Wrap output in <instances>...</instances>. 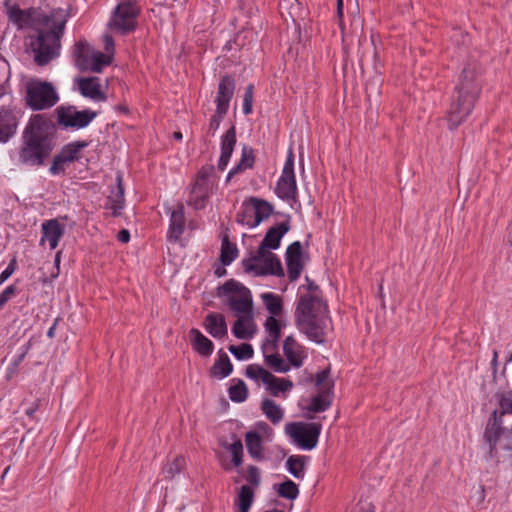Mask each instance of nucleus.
Segmentation results:
<instances>
[{"mask_svg":"<svg viewBox=\"0 0 512 512\" xmlns=\"http://www.w3.org/2000/svg\"><path fill=\"white\" fill-rule=\"evenodd\" d=\"M7 15L19 29L32 28L38 33L31 41L38 65H45L58 55L60 38L68 18L66 10L56 8L47 13L36 8L22 10L17 6H9Z\"/></svg>","mask_w":512,"mask_h":512,"instance_id":"obj_1","label":"nucleus"},{"mask_svg":"<svg viewBox=\"0 0 512 512\" xmlns=\"http://www.w3.org/2000/svg\"><path fill=\"white\" fill-rule=\"evenodd\" d=\"M295 322L300 332L318 344L325 342L328 332L332 329L327 304L319 294L311 292L300 296L295 310Z\"/></svg>","mask_w":512,"mask_h":512,"instance_id":"obj_2","label":"nucleus"},{"mask_svg":"<svg viewBox=\"0 0 512 512\" xmlns=\"http://www.w3.org/2000/svg\"><path fill=\"white\" fill-rule=\"evenodd\" d=\"M480 66L476 61L468 62L462 69L456 94L447 112V121L451 130L456 129L473 110L481 87L478 81Z\"/></svg>","mask_w":512,"mask_h":512,"instance_id":"obj_3","label":"nucleus"},{"mask_svg":"<svg viewBox=\"0 0 512 512\" xmlns=\"http://www.w3.org/2000/svg\"><path fill=\"white\" fill-rule=\"evenodd\" d=\"M49 121L36 114L29 120L24 133V145L19 152V161L28 166H40L53 149L52 140L47 136Z\"/></svg>","mask_w":512,"mask_h":512,"instance_id":"obj_4","label":"nucleus"},{"mask_svg":"<svg viewBox=\"0 0 512 512\" xmlns=\"http://www.w3.org/2000/svg\"><path fill=\"white\" fill-rule=\"evenodd\" d=\"M59 101L55 87L42 80H31L26 84V105L33 111L46 110Z\"/></svg>","mask_w":512,"mask_h":512,"instance_id":"obj_5","label":"nucleus"},{"mask_svg":"<svg viewBox=\"0 0 512 512\" xmlns=\"http://www.w3.org/2000/svg\"><path fill=\"white\" fill-rule=\"evenodd\" d=\"M218 293L225 298L233 315L253 312L252 294L240 282L231 279L219 288Z\"/></svg>","mask_w":512,"mask_h":512,"instance_id":"obj_6","label":"nucleus"},{"mask_svg":"<svg viewBox=\"0 0 512 512\" xmlns=\"http://www.w3.org/2000/svg\"><path fill=\"white\" fill-rule=\"evenodd\" d=\"M140 8L135 0H119L108 22V28L119 34H127L136 28Z\"/></svg>","mask_w":512,"mask_h":512,"instance_id":"obj_7","label":"nucleus"},{"mask_svg":"<svg viewBox=\"0 0 512 512\" xmlns=\"http://www.w3.org/2000/svg\"><path fill=\"white\" fill-rule=\"evenodd\" d=\"M244 270L248 273H253L255 276L262 275H282L283 269L280 260L274 253L269 250L258 248L255 255L244 259L242 261Z\"/></svg>","mask_w":512,"mask_h":512,"instance_id":"obj_8","label":"nucleus"},{"mask_svg":"<svg viewBox=\"0 0 512 512\" xmlns=\"http://www.w3.org/2000/svg\"><path fill=\"white\" fill-rule=\"evenodd\" d=\"M322 425L315 422H291L285 427L292 442L303 450H312L317 446Z\"/></svg>","mask_w":512,"mask_h":512,"instance_id":"obj_9","label":"nucleus"},{"mask_svg":"<svg viewBox=\"0 0 512 512\" xmlns=\"http://www.w3.org/2000/svg\"><path fill=\"white\" fill-rule=\"evenodd\" d=\"M74 56L76 66L82 71L99 73L112 62L111 54L96 51L86 43L76 45Z\"/></svg>","mask_w":512,"mask_h":512,"instance_id":"obj_10","label":"nucleus"},{"mask_svg":"<svg viewBox=\"0 0 512 512\" xmlns=\"http://www.w3.org/2000/svg\"><path fill=\"white\" fill-rule=\"evenodd\" d=\"M217 189V181L207 169H202L192 184L188 205L196 210L205 208L208 199Z\"/></svg>","mask_w":512,"mask_h":512,"instance_id":"obj_11","label":"nucleus"},{"mask_svg":"<svg viewBox=\"0 0 512 512\" xmlns=\"http://www.w3.org/2000/svg\"><path fill=\"white\" fill-rule=\"evenodd\" d=\"M55 113L60 126L73 130H80L87 127L97 116L95 111L90 109L79 111L72 105L58 106Z\"/></svg>","mask_w":512,"mask_h":512,"instance_id":"obj_12","label":"nucleus"},{"mask_svg":"<svg viewBox=\"0 0 512 512\" xmlns=\"http://www.w3.org/2000/svg\"><path fill=\"white\" fill-rule=\"evenodd\" d=\"M315 385L318 388V393L315 395L307 407V410L319 413L327 410L333 400V387L334 383L330 379V372L324 369L316 374Z\"/></svg>","mask_w":512,"mask_h":512,"instance_id":"obj_13","label":"nucleus"},{"mask_svg":"<svg viewBox=\"0 0 512 512\" xmlns=\"http://www.w3.org/2000/svg\"><path fill=\"white\" fill-rule=\"evenodd\" d=\"M275 193L283 200H296L297 184L294 173V153L291 148L288 151L282 174L275 188Z\"/></svg>","mask_w":512,"mask_h":512,"instance_id":"obj_14","label":"nucleus"},{"mask_svg":"<svg viewBox=\"0 0 512 512\" xmlns=\"http://www.w3.org/2000/svg\"><path fill=\"white\" fill-rule=\"evenodd\" d=\"M87 145L88 143L85 141H75L64 146L61 152L54 157L50 172L52 174H58L63 170L65 164L79 159L82 149Z\"/></svg>","mask_w":512,"mask_h":512,"instance_id":"obj_15","label":"nucleus"},{"mask_svg":"<svg viewBox=\"0 0 512 512\" xmlns=\"http://www.w3.org/2000/svg\"><path fill=\"white\" fill-rule=\"evenodd\" d=\"M80 94L94 102H105L107 96L102 89L100 78L98 77H80L75 80Z\"/></svg>","mask_w":512,"mask_h":512,"instance_id":"obj_16","label":"nucleus"},{"mask_svg":"<svg viewBox=\"0 0 512 512\" xmlns=\"http://www.w3.org/2000/svg\"><path fill=\"white\" fill-rule=\"evenodd\" d=\"M65 233V226L58 219H49L41 224L40 245L48 244L51 250L57 248L60 239Z\"/></svg>","mask_w":512,"mask_h":512,"instance_id":"obj_17","label":"nucleus"},{"mask_svg":"<svg viewBox=\"0 0 512 512\" xmlns=\"http://www.w3.org/2000/svg\"><path fill=\"white\" fill-rule=\"evenodd\" d=\"M286 264L289 280L296 281L303 270L302 247L300 242H294L287 248Z\"/></svg>","mask_w":512,"mask_h":512,"instance_id":"obj_18","label":"nucleus"},{"mask_svg":"<svg viewBox=\"0 0 512 512\" xmlns=\"http://www.w3.org/2000/svg\"><path fill=\"white\" fill-rule=\"evenodd\" d=\"M237 319L232 327L233 335L241 340H249L254 337L257 325L254 320V312L234 315Z\"/></svg>","mask_w":512,"mask_h":512,"instance_id":"obj_19","label":"nucleus"},{"mask_svg":"<svg viewBox=\"0 0 512 512\" xmlns=\"http://www.w3.org/2000/svg\"><path fill=\"white\" fill-rule=\"evenodd\" d=\"M235 81L230 76H224L218 85V92L215 99L216 111L227 114L230 101L234 95Z\"/></svg>","mask_w":512,"mask_h":512,"instance_id":"obj_20","label":"nucleus"},{"mask_svg":"<svg viewBox=\"0 0 512 512\" xmlns=\"http://www.w3.org/2000/svg\"><path fill=\"white\" fill-rule=\"evenodd\" d=\"M283 352L289 364L295 368L301 367L307 357L305 348L293 336H288L285 339Z\"/></svg>","mask_w":512,"mask_h":512,"instance_id":"obj_21","label":"nucleus"},{"mask_svg":"<svg viewBox=\"0 0 512 512\" xmlns=\"http://www.w3.org/2000/svg\"><path fill=\"white\" fill-rule=\"evenodd\" d=\"M236 145V130L232 126L228 129L221 139V154L218 161V169L224 171L230 161L234 147Z\"/></svg>","mask_w":512,"mask_h":512,"instance_id":"obj_22","label":"nucleus"},{"mask_svg":"<svg viewBox=\"0 0 512 512\" xmlns=\"http://www.w3.org/2000/svg\"><path fill=\"white\" fill-rule=\"evenodd\" d=\"M185 230L184 207L179 204L177 209L170 214V224L168 229V239L177 242Z\"/></svg>","mask_w":512,"mask_h":512,"instance_id":"obj_23","label":"nucleus"},{"mask_svg":"<svg viewBox=\"0 0 512 512\" xmlns=\"http://www.w3.org/2000/svg\"><path fill=\"white\" fill-rule=\"evenodd\" d=\"M206 331L214 338H223L227 335V324L220 313H209L204 320Z\"/></svg>","mask_w":512,"mask_h":512,"instance_id":"obj_24","label":"nucleus"},{"mask_svg":"<svg viewBox=\"0 0 512 512\" xmlns=\"http://www.w3.org/2000/svg\"><path fill=\"white\" fill-rule=\"evenodd\" d=\"M288 230H289V225L284 222H282L274 227H271L267 231V233L259 247H261L262 249L264 248L269 251L272 249H277L280 246V241H281L282 237L288 232Z\"/></svg>","mask_w":512,"mask_h":512,"instance_id":"obj_25","label":"nucleus"},{"mask_svg":"<svg viewBox=\"0 0 512 512\" xmlns=\"http://www.w3.org/2000/svg\"><path fill=\"white\" fill-rule=\"evenodd\" d=\"M502 433H503L502 420L498 416V411L494 410L491 413V420L488 423V425L485 429V432H484V438L489 443L491 452L495 449L497 442L500 439Z\"/></svg>","mask_w":512,"mask_h":512,"instance_id":"obj_26","label":"nucleus"},{"mask_svg":"<svg viewBox=\"0 0 512 512\" xmlns=\"http://www.w3.org/2000/svg\"><path fill=\"white\" fill-rule=\"evenodd\" d=\"M279 316L267 317L264 327L268 333V338L263 343L264 349L271 348L276 349L277 343L281 335V328L283 326Z\"/></svg>","mask_w":512,"mask_h":512,"instance_id":"obj_27","label":"nucleus"},{"mask_svg":"<svg viewBox=\"0 0 512 512\" xmlns=\"http://www.w3.org/2000/svg\"><path fill=\"white\" fill-rule=\"evenodd\" d=\"M191 344L194 350L201 356H210L213 352V343L204 336L198 329H191L189 332Z\"/></svg>","mask_w":512,"mask_h":512,"instance_id":"obj_28","label":"nucleus"},{"mask_svg":"<svg viewBox=\"0 0 512 512\" xmlns=\"http://www.w3.org/2000/svg\"><path fill=\"white\" fill-rule=\"evenodd\" d=\"M122 175L117 174L116 187L111 190L108 197L109 208L113 211V215L117 216L124 207V188L122 183Z\"/></svg>","mask_w":512,"mask_h":512,"instance_id":"obj_29","label":"nucleus"},{"mask_svg":"<svg viewBox=\"0 0 512 512\" xmlns=\"http://www.w3.org/2000/svg\"><path fill=\"white\" fill-rule=\"evenodd\" d=\"M17 121L10 110L0 111V141H7L16 131Z\"/></svg>","mask_w":512,"mask_h":512,"instance_id":"obj_30","label":"nucleus"},{"mask_svg":"<svg viewBox=\"0 0 512 512\" xmlns=\"http://www.w3.org/2000/svg\"><path fill=\"white\" fill-rule=\"evenodd\" d=\"M264 385L272 396L278 397L281 393H285L292 389L293 382L286 378L275 377L270 372L265 379Z\"/></svg>","mask_w":512,"mask_h":512,"instance_id":"obj_31","label":"nucleus"},{"mask_svg":"<svg viewBox=\"0 0 512 512\" xmlns=\"http://www.w3.org/2000/svg\"><path fill=\"white\" fill-rule=\"evenodd\" d=\"M255 162V156L253 149L247 146L242 148L241 159L239 163L233 167L227 174L226 182H229L231 178L247 169H251Z\"/></svg>","mask_w":512,"mask_h":512,"instance_id":"obj_32","label":"nucleus"},{"mask_svg":"<svg viewBox=\"0 0 512 512\" xmlns=\"http://www.w3.org/2000/svg\"><path fill=\"white\" fill-rule=\"evenodd\" d=\"M276 349L267 348L264 349L262 345V352L264 355L265 363L270 366L275 372L286 373L290 370L291 365L286 363L285 360L278 354L275 353Z\"/></svg>","mask_w":512,"mask_h":512,"instance_id":"obj_33","label":"nucleus"},{"mask_svg":"<svg viewBox=\"0 0 512 512\" xmlns=\"http://www.w3.org/2000/svg\"><path fill=\"white\" fill-rule=\"evenodd\" d=\"M250 203V211H253L255 214L256 220L254 223H261L265 219L269 218V216L273 212L272 205L262 199L251 197L248 199Z\"/></svg>","mask_w":512,"mask_h":512,"instance_id":"obj_34","label":"nucleus"},{"mask_svg":"<svg viewBox=\"0 0 512 512\" xmlns=\"http://www.w3.org/2000/svg\"><path fill=\"white\" fill-rule=\"evenodd\" d=\"M261 411L274 425L279 424L284 418L282 407L269 398H265L262 401Z\"/></svg>","mask_w":512,"mask_h":512,"instance_id":"obj_35","label":"nucleus"},{"mask_svg":"<svg viewBox=\"0 0 512 512\" xmlns=\"http://www.w3.org/2000/svg\"><path fill=\"white\" fill-rule=\"evenodd\" d=\"M245 442L248 453L256 460L263 459V444L262 439L258 433L250 431L245 435Z\"/></svg>","mask_w":512,"mask_h":512,"instance_id":"obj_36","label":"nucleus"},{"mask_svg":"<svg viewBox=\"0 0 512 512\" xmlns=\"http://www.w3.org/2000/svg\"><path fill=\"white\" fill-rule=\"evenodd\" d=\"M261 299L270 316H281L283 311L281 296L272 292H266L261 294Z\"/></svg>","mask_w":512,"mask_h":512,"instance_id":"obj_37","label":"nucleus"},{"mask_svg":"<svg viewBox=\"0 0 512 512\" xmlns=\"http://www.w3.org/2000/svg\"><path fill=\"white\" fill-rule=\"evenodd\" d=\"M306 459L307 457L300 455H292L288 457L286 461L287 470L296 479L304 478Z\"/></svg>","mask_w":512,"mask_h":512,"instance_id":"obj_38","label":"nucleus"},{"mask_svg":"<svg viewBox=\"0 0 512 512\" xmlns=\"http://www.w3.org/2000/svg\"><path fill=\"white\" fill-rule=\"evenodd\" d=\"M238 256L237 246L229 241L225 234L222 237L220 260L224 265H230Z\"/></svg>","mask_w":512,"mask_h":512,"instance_id":"obj_39","label":"nucleus"},{"mask_svg":"<svg viewBox=\"0 0 512 512\" xmlns=\"http://www.w3.org/2000/svg\"><path fill=\"white\" fill-rule=\"evenodd\" d=\"M233 366L226 353H220L218 360L214 363L211 373L218 378H225L232 372Z\"/></svg>","mask_w":512,"mask_h":512,"instance_id":"obj_40","label":"nucleus"},{"mask_svg":"<svg viewBox=\"0 0 512 512\" xmlns=\"http://www.w3.org/2000/svg\"><path fill=\"white\" fill-rule=\"evenodd\" d=\"M186 466V460L183 456H176L172 461H169L162 470L164 478L167 480L174 479L179 475Z\"/></svg>","mask_w":512,"mask_h":512,"instance_id":"obj_41","label":"nucleus"},{"mask_svg":"<svg viewBox=\"0 0 512 512\" xmlns=\"http://www.w3.org/2000/svg\"><path fill=\"white\" fill-rule=\"evenodd\" d=\"M254 498V492L250 486L243 485L240 488V492L236 499V506L238 507V512H249V509L252 505Z\"/></svg>","mask_w":512,"mask_h":512,"instance_id":"obj_42","label":"nucleus"},{"mask_svg":"<svg viewBox=\"0 0 512 512\" xmlns=\"http://www.w3.org/2000/svg\"><path fill=\"white\" fill-rule=\"evenodd\" d=\"M278 495L288 500H294L299 495L298 486L290 479L285 480L276 488Z\"/></svg>","mask_w":512,"mask_h":512,"instance_id":"obj_43","label":"nucleus"},{"mask_svg":"<svg viewBox=\"0 0 512 512\" xmlns=\"http://www.w3.org/2000/svg\"><path fill=\"white\" fill-rule=\"evenodd\" d=\"M229 398L233 402H244L248 397V389L244 381L237 380L228 390Z\"/></svg>","mask_w":512,"mask_h":512,"instance_id":"obj_44","label":"nucleus"},{"mask_svg":"<svg viewBox=\"0 0 512 512\" xmlns=\"http://www.w3.org/2000/svg\"><path fill=\"white\" fill-rule=\"evenodd\" d=\"M255 220V214L253 211H250V203L247 200L242 204V211L237 216V222L249 228H255L259 225V223H254Z\"/></svg>","mask_w":512,"mask_h":512,"instance_id":"obj_45","label":"nucleus"},{"mask_svg":"<svg viewBox=\"0 0 512 512\" xmlns=\"http://www.w3.org/2000/svg\"><path fill=\"white\" fill-rule=\"evenodd\" d=\"M229 352L232 353L238 360H248L253 357V347L248 343H242L238 346L230 345L228 348Z\"/></svg>","mask_w":512,"mask_h":512,"instance_id":"obj_46","label":"nucleus"},{"mask_svg":"<svg viewBox=\"0 0 512 512\" xmlns=\"http://www.w3.org/2000/svg\"><path fill=\"white\" fill-rule=\"evenodd\" d=\"M268 373H269V371H267L266 369H264L263 367H261L259 365H255V364L247 366L246 372H245V374L248 378H251L254 380H261L263 382V384L265 383L266 377H268Z\"/></svg>","mask_w":512,"mask_h":512,"instance_id":"obj_47","label":"nucleus"},{"mask_svg":"<svg viewBox=\"0 0 512 512\" xmlns=\"http://www.w3.org/2000/svg\"><path fill=\"white\" fill-rule=\"evenodd\" d=\"M229 452L232 456V462L235 467H239L242 464V457H243V445L240 440H236L232 444H230L228 447Z\"/></svg>","mask_w":512,"mask_h":512,"instance_id":"obj_48","label":"nucleus"},{"mask_svg":"<svg viewBox=\"0 0 512 512\" xmlns=\"http://www.w3.org/2000/svg\"><path fill=\"white\" fill-rule=\"evenodd\" d=\"M498 403L500 408L498 412L499 417L506 414L512 415V391L506 394H502L499 397Z\"/></svg>","mask_w":512,"mask_h":512,"instance_id":"obj_49","label":"nucleus"},{"mask_svg":"<svg viewBox=\"0 0 512 512\" xmlns=\"http://www.w3.org/2000/svg\"><path fill=\"white\" fill-rule=\"evenodd\" d=\"M253 107V85H248L243 99V113L249 115Z\"/></svg>","mask_w":512,"mask_h":512,"instance_id":"obj_50","label":"nucleus"},{"mask_svg":"<svg viewBox=\"0 0 512 512\" xmlns=\"http://www.w3.org/2000/svg\"><path fill=\"white\" fill-rule=\"evenodd\" d=\"M225 115V113H219L218 111H215V114L211 117L208 130L212 135H214L219 128L220 123Z\"/></svg>","mask_w":512,"mask_h":512,"instance_id":"obj_51","label":"nucleus"},{"mask_svg":"<svg viewBox=\"0 0 512 512\" xmlns=\"http://www.w3.org/2000/svg\"><path fill=\"white\" fill-rule=\"evenodd\" d=\"M16 287L10 285L0 294V309L15 295Z\"/></svg>","mask_w":512,"mask_h":512,"instance_id":"obj_52","label":"nucleus"},{"mask_svg":"<svg viewBox=\"0 0 512 512\" xmlns=\"http://www.w3.org/2000/svg\"><path fill=\"white\" fill-rule=\"evenodd\" d=\"M16 266V259H12L5 270H3L0 274V284L5 282L14 273Z\"/></svg>","mask_w":512,"mask_h":512,"instance_id":"obj_53","label":"nucleus"},{"mask_svg":"<svg viewBox=\"0 0 512 512\" xmlns=\"http://www.w3.org/2000/svg\"><path fill=\"white\" fill-rule=\"evenodd\" d=\"M103 43H104L105 54H111L113 56L115 44H114V40H113L112 36L105 34L103 37Z\"/></svg>","mask_w":512,"mask_h":512,"instance_id":"obj_54","label":"nucleus"},{"mask_svg":"<svg viewBox=\"0 0 512 512\" xmlns=\"http://www.w3.org/2000/svg\"><path fill=\"white\" fill-rule=\"evenodd\" d=\"M249 481L255 485H258L260 482L258 469L254 466L249 468Z\"/></svg>","mask_w":512,"mask_h":512,"instance_id":"obj_55","label":"nucleus"},{"mask_svg":"<svg viewBox=\"0 0 512 512\" xmlns=\"http://www.w3.org/2000/svg\"><path fill=\"white\" fill-rule=\"evenodd\" d=\"M117 239L122 243H127L130 240V233L128 230L123 229L118 233Z\"/></svg>","mask_w":512,"mask_h":512,"instance_id":"obj_56","label":"nucleus"},{"mask_svg":"<svg viewBox=\"0 0 512 512\" xmlns=\"http://www.w3.org/2000/svg\"><path fill=\"white\" fill-rule=\"evenodd\" d=\"M29 346H30V345H29V344H27V345L23 348L22 353H21V354L18 356V358L14 361L15 366L19 365V364L23 361V359L25 358V356H26V354H27V352H28V350H29Z\"/></svg>","mask_w":512,"mask_h":512,"instance_id":"obj_57","label":"nucleus"},{"mask_svg":"<svg viewBox=\"0 0 512 512\" xmlns=\"http://www.w3.org/2000/svg\"><path fill=\"white\" fill-rule=\"evenodd\" d=\"M337 14L341 20L343 17V0H337Z\"/></svg>","mask_w":512,"mask_h":512,"instance_id":"obj_58","label":"nucleus"},{"mask_svg":"<svg viewBox=\"0 0 512 512\" xmlns=\"http://www.w3.org/2000/svg\"><path fill=\"white\" fill-rule=\"evenodd\" d=\"M315 293L318 294V287L314 286L313 284L309 285V291L307 293Z\"/></svg>","mask_w":512,"mask_h":512,"instance_id":"obj_59","label":"nucleus"},{"mask_svg":"<svg viewBox=\"0 0 512 512\" xmlns=\"http://www.w3.org/2000/svg\"><path fill=\"white\" fill-rule=\"evenodd\" d=\"M61 253H62L61 251H58V252L56 253V255H55V264H56V265H59V263H60Z\"/></svg>","mask_w":512,"mask_h":512,"instance_id":"obj_60","label":"nucleus"},{"mask_svg":"<svg viewBox=\"0 0 512 512\" xmlns=\"http://www.w3.org/2000/svg\"><path fill=\"white\" fill-rule=\"evenodd\" d=\"M225 272H226L225 269H217L215 271L216 275L219 277H221Z\"/></svg>","mask_w":512,"mask_h":512,"instance_id":"obj_61","label":"nucleus"},{"mask_svg":"<svg viewBox=\"0 0 512 512\" xmlns=\"http://www.w3.org/2000/svg\"><path fill=\"white\" fill-rule=\"evenodd\" d=\"M34 412H35V408H31V409L26 410V414L28 416H32L34 414Z\"/></svg>","mask_w":512,"mask_h":512,"instance_id":"obj_62","label":"nucleus"},{"mask_svg":"<svg viewBox=\"0 0 512 512\" xmlns=\"http://www.w3.org/2000/svg\"><path fill=\"white\" fill-rule=\"evenodd\" d=\"M497 357H498V353H497V351H493V359H492V362H493V363H496V361H497Z\"/></svg>","mask_w":512,"mask_h":512,"instance_id":"obj_63","label":"nucleus"},{"mask_svg":"<svg viewBox=\"0 0 512 512\" xmlns=\"http://www.w3.org/2000/svg\"><path fill=\"white\" fill-rule=\"evenodd\" d=\"M47 335H48L49 337H53V335H54V328H53V327L49 329V331H48Z\"/></svg>","mask_w":512,"mask_h":512,"instance_id":"obj_64","label":"nucleus"}]
</instances>
